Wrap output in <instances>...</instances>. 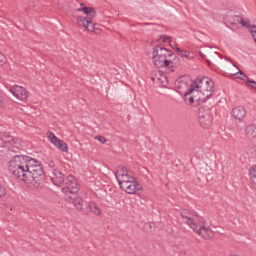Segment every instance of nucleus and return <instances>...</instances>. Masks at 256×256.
<instances>
[{"instance_id": "5701e85b", "label": "nucleus", "mask_w": 256, "mask_h": 256, "mask_svg": "<svg viewBox=\"0 0 256 256\" xmlns=\"http://www.w3.org/2000/svg\"><path fill=\"white\" fill-rule=\"evenodd\" d=\"M94 213V215H101V208L97 207L95 202H89L85 208V213Z\"/></svg>"}, {"instance_id": "dca6fc26", "label": "nucleus", "mask_w": 256, "mask_h": 256, "mask_svg": "<svg viewBox=\"0 0 256 256\" xmlns=\"http://www.w3.org/2000/svg\"><path fill=\"white\" fill-rule=\"evenodd\" d=\"M78 22L80 25H83V28L88 30L89 32L95 31V23L89 17H78Z\"/></svg>"}, {"instance_id": "c85d7f7f", "label": "nucleus", "mask_w": 256, "mask_h": 256, "mask_svg": "<svg viewBox=\"0 0 256 256\" xmlns=\"http://www.w3.org/2000/svg\"><path fill=\"white\" fill-rule=\"evenodd\" d=\"M235 75H238L237 78L241 79L242 81H244L245 79H247V75H245V73H243V71H239V73H235Z\"/></svg>"}, {"instance_id": "7c9ffc66", "label": "nucleus", "mask_w": 256, "mask_h": 256, "mask_svg": "<svg viewBox=\"0 0 256 256\" xmlns=\"http://www.w3.org/2000/svg\"><path fill=\"white\" fill-rule=\"evenodd\" d=\"M5 195H7V190L5 189V187L0 185V197H5Z\"/></svg>"}, {"instance_id": "6ab92c4d", "label": "nucleus", "mask_w": 256, "mask_h": 256, "mask_svg": "<svg viewBox=\"0 0 256 256\" xmlns=\"http://www.w3.org/2000/svg\"><path fill=\"white\" fill-rule=\"evenodd\" d=\"M180 215L182 219H186V224L189 225V227H195V221L193 220L191 211L184 209L180 212Z\"/></svg>"}, {"instance_id": "b1692460", "label": "nucleus", "mask_w": 256, "mask_h": 256, "mask_svg": "<svg viewBox=\"0 0 256 256\" xmlns=\"http://www.w3.org/2000/svg\"><path fill=\"white\" fill-rule=\"evenodd\" d=\"M249 177H250V181L256 185V165H253L250 169H249Z\"/></svg>"}, {"instance_id": "412c9836", "label": "nucleus", "mask_w": 256, "mask_h": 256, "mask_svg": "<svg viewBox=\"0 0 256 256\" xmlns=\"http://www.w3.org/2000/svg\"><path fill=\"white\" fill-rule=\"evenodd\" d=\"M167 61H168V67H177L180 65L179 57H177L175 53H172L171 50L167 56Z\"/></svg>"}, {"instance_id": "bb28decb", "label": "nucleus", "mask_w": 256, "mask_h": 256, "mask_svg": "<svg viewBox=\"0 0 256 256\" xmlns=\"http://www.w3.org/2000/svg\"><path fill=\"white\" fill-rule=\"evenodd\" d=\"M176 51H178L180 57H189V51L187 50H182L181 48L179 47H176Z\"/></svg>"}, {"instance_id": "c756f323", "label": "nucleus", "mask_w": 256, "mask_h": 256, "mask_svg": "<svg viewBox=\"0 0 256 256\" xmlns=\"http://www.w3.org/2000/svg\"><path fill=\"white\" fill-rule=\"evenodd\" d=\"M7 63V57L3 53H0V65H5Z\"/></svg>"}, {"instance_id": "0eeeda50", "label": "nucleus", "mask_w": 256, "mask_h": 256, "mask_svg": "<svg viewBox=\"0 0 256 256\" xmlns=\"http://www.w3.org/2000/svg\"><path fill=\"white\" fill-rule=\"evenodd\" d=\"M191 229H193L194 233H197L199 237H202V239H205L206 241H209L215 237V232H213L211 228L206 227L205 225L199 226L197 223H195V226L191 227Z\"/></svg>"}, {"instance_id": "f8f14e48", "label": "nucleus", "mask_w": 256, "mask_h": 256, "mask_svg": "<svg viewBox=\"0 0 256 256\" xmlns=\"http://www.w3.org/2000/svg\"><path fill=\"white\" fill-rule=\"evenodd\" d=\"M120 188L122 189V191H125V193H128V195H133L137 193L139 189H141L139 187V183H137V181L135 180H130V182L123 184L122 186H120Z\"/></svg>"}, {"instance_id": "f704fd0d", "label": "nucleus", "mask_w": 256, "mask_h": 256, "mask_svg": "<svg viewBox=\"0 0 256 256\" xmlns=\"http://www.w3.org/2000/svg\"><path fill=\"white\" fill-rule=\"evenodd\" d=\"M151 81H153V83H155V81H161V78L151 77Z\"/></svg>"}, {"instance_id": "2f4dec72", "label": "nucleus", "mask_w": 256, "mask_h": 256, "mask_svg": "<svg viewBox=\"0 0 256 256\" xmlns=\"http://www.w3.org/2000/svg\"><path fill=\"white\" fill-rule=\"evenodd\" d=\"M5 143H11V139H9V137L7 139L0 136V145H3Z\"/></svg>"}, {"instance_id": "9b49d317", "label": "nucleus", "mask_w": 256, "mask_h": 256, "mask_svg": "<svg viewBox=\"0 0 256 256\" xmlns=\"http://www.w3.org/2000/svg\"><path fill=\"white\" fill-rule=\"evenodd\" d=\"M50 177L53 185H56V187H61V185L65 183V179L67 178V176H65V173H63L59 169H54Z\"/></svg>"}, {"instance_id": "20e7f679", "label": "nucleus", "mask_w": 256, "mask_h": 256, "mask_svg": "<svg viewBox=\"0 0 256 256\" xmlns=\"http://www.w3.org/2000/svg\"><path fill=\"white\" fill-rule=\"evenodd\" d=\"M63 185L62 193H64L65 197L79 193V183H77V179L73 175L66 176Z\"/></svg>"}, {"instance_id": "393cba45", "label": "nucleus", "mask_w": 256, "mask_h": 256, "mask_svg": "<svg viewBox=\"0 0 256 256\" xmlns=\"http://www.w3.org/2000/svg\"><path fill=\"white\" fill-rule=\"evenodd\" d=\"M135 27H137L138 31H143V27H153V29H157V27H159V25L157 24H153V23H138L135 25Z\"/></svg>"}, {"instance_id": "aec40b11", "label": "nucleus", "mask_w": 256, "mask_h": 256, "mask_svg": "<svg viewBox=\"0 0 256 256\" xmlns=\"http://www.w3.org/2000/svg\"><path fill=\"white\" fill-rule=\"evenodd\" d=\"M154 61L155 67L161 69V67H169V61L166 56H156V58H152Z\"/></svg>"}, {"instance_id": "6e6552de", "label": "nucleus", "mask_w": 256, "mask_h": 256, "mask_svg": "<svg viewBox=\"0 0 256 256\" xmlns=\"http://www.w3.org/2000/svg\"><path fill=\"white\" fill-rule=\"evenodd\" d=\"M197 91L190 85V88L184 93V101L187 105H195V103H203L201 98L197 95Z\"/></svg>"}, {"instance_id": "f3484780", "label": "nucleus", "mask_w": 256, "mask_h": 256, "mask_svg": "<svg viewBox=\"0 0 256 256\" xmlns=\"http://www.w3.org/2000/svg\"><path fill=\"white\" fill-rule=\"evenodd\" d=\"M246 115H247V112L245 111V108L242 106L235 107L232 110V117H234V119H237L238 121H243Z\"/></svg>"}, {"instance_id": "39448f33", "label": "nucleus", "mask_w": 256, "mask_h": 256, "mask_svg": "<svg viewBox=\"0 0 256 256\" xmlns=\"http://www.w3.org/2000/svg\"><path fill=\"white\" fill-rule=\"evenodd\" d=\"M198 120L200 127L209 129L213 123V114H211V110L200 107L198 110Z\"/></svg>"}, {"instance_id": "72a5a7b5", "label": "nucleus", "mask_w": 256, "mask_h": 256, "mask_svg": "<svg viewBox=\"0 0 256 256\" xmlns=\"http://www.w3.org/2000/svg\"><path fill=\"white\" fill-rule=\"evenodd\" d=\"M199 56L201 57V59H204V61H206L208 64L211 63V61L207 59V56L203 54V52H199Z\"/></svg>"}, {"instance_id": "1a4fd4ad", "label": "nucleus", "mask_w": 256, "mask_h": 256, "mask_svg": "<svg viewBox=\"0 0 256 256\" xmlns=\"http://www.w3.org/2000/svg\"><path fill=\"white\" fill-rule=\"evenodd\" d=\"M48 139L53 146L57 147L63 153H69V146L63 140L57 138V136L53 132H48Z\"/></svg>"}, {"instance_id": "2eb2a0df", "label": "nucleus", "mask_w": 256, "mask_h": 256, "mask_svg": "<svg viewBox=\"0 0 256 256\" xmlns=\"http://www.w3.org/2000/svg\"><path fill=\"white\" fill-rule=\"evenodd\" d=\"M236 21L242 25V27L249 29L250 33H256V24H253V22H251L249 19L245 20V18L237 16Z\"/></svg>"}, {"instance_id": "e433bc0d", "label": "nucleus", "mask_w": 256, "mask_h": 256, "mask_svg": "<svg viewBox=\"0 0 256 256\" xmlns=\"http://www.w3.org/2000/svg\"><path fill=\"white\" fill-rule=\"evenodd\" d=\"M1 107H3V98L2 97H0V109H1Z\"/></svg>"}, {"instance_id": "4468645a", "label": "nucleus", "mask_w": 256, "mask_h": 256, "mask_svg": "<svg viewBox=\"0 0 256 256\" xmlns=\"http://www.w3.org/2000/svg\"><path fill=\"white\" fill-rule=\"evenodd\" d=\"M170 52H171V50H169L161 45H156L152 51V59H157V56L168 57Z\"/></svg>"}, {"instance_id": "a878e982", "label": "nucleus", "mask_w": 256, "mask_h": 256, "mask_svg": "<svg viewBox=\"0 0 256 256\" xmlns=\"http://www.w3.org/2000/svg\"><path fill=\"white\" fill-rule=\"evenodd\" d=\"M159 45H163V43H171V36L162 35L158 38Z\"/></svg>"}, {"instance_id": "f03ea898", "label": "nucleus", "mask_w": 256, "mask_h": 256, "mask_svg": "<svg viewBox=\"0 0 256 256\" xmlns=\"http://www.w3.org/2000/svg\"><path fill=\"white\" fill-rule=\"evenodd\" d=\"M191 86L194 91L198 92L197 95L204 103L215 93V83L208 77L197 78L191 83Z\"/></svg>"}, {"instance_id": "4be33fe9", "label": "nucleus", "mask_w": 256, "mask_h": 256, "mask_svg": "<svg viewBox=\"0 0 256 256\" xmlns=\"http://www.w3.org/2000/svg\"><path fill=\"white\" fill-rule=\"evenodd\" d=\"M245 136L248 139H255L256 137V125L255 124H249L244 129Z\"/></svg>"}, {"instance_id": "7ed1b4c3", "label": "nucleus", "mask_w": 256, "mask_h": 256, "mask_svg": "<svg viewBox=\"0 0 256 256\" xmlns=\"http://www.w3.org/2000/svg\"><path fill=\"white\" fill-rule=\"evenodd\" d=\"M8 170L14 177L28 185L27 180V157L16 155L9 161Z\"/></svg>"}, {"instance_id": "c9c22d12", "label": "nucleus", "mask_w": 256, "mask_h": 256, "mask_svg": "<svg viewBox=\"0 0 256 256\" xmlns=\"http://www.w3.org/2000/svg\"><path fill=\"white\" fill-rule=\"evenodd\" d=\"M49 167H55V162L50 161V163H49Z\"/></svg>"}, {"instance_id": "f257e3e1", "label": "nucleus", "mask_w": 256, "mask_h": 256, "mask_svg": "<svg viewBox=\"0 0 256 256\" xmlns=\"http://www.w3.org/2000/svg\"><path fill=\"white\" fill-rule=\"evenodd\" d=\"M26 175L28 185H34V187H41L45 181V171L41 162L35 158L26 157Z\"/></svg>"}, {"instance_id": "473e14b6", "label": "nucleus", "mask_w": 256, "mask_h": 256, "mask_svg": "<svg viewBox=\"0 0 256 256\" xmlns=\"http://www.w3.org/2000/svg\"><path fill=\"white\" fill-rule=\"evenodd\" d=\"M95 139L99 141L100 143H107V139L103 136H96Z\"/></svg>"}, {"instance_id": "cd10ccee", "label": "nucleus", "mask_w": 256, "mask_h": 256, "mask_svg": "<svg viewBox=\"0 0 256 256\" xmlns=\"http://www.w3.org/2000/svg\"><path fill=\"white\" fill-rule=\"evenodd\" d=\"M247 87H251L252 89H255L256 91V82L254 80H248L246 81Z\"/></svg>"}, {"instance_id": "a211bd4d", "label": "nucleus", "mask_w": 256, "mask_h": 256, "mask_svg": "<svg viewBox=\"0 0 256 256\" xmlns=\"http://www.w3.org/2000/svg\"><path fill=\"white\" fill-rule=\"evenodd\" d=\"M81 11L85 15H89L90 17H96L97 16V11H95V8L87 7V6H85V3H81L80 8H77L78 13H81Z\"/></svg>"}, {"instance_id": "9d476101", "label": "nucleus", "mask_w": 256, "mask_h": 256, "mask_svg": "<svg viewBox=\"0 0 256 256\" xmlns=\"http://www.w3.org/2000/svg\"><path fill=\"white\" fill-rule=\"evenodd\" d=\"M10 92L18 101H26L29 98V92L22 86L15 85L10 87Z\"/></svg>"}, {"instance_id": "4c0bfd02", "label": "nucleus", "mask_w": 256, "mask_h": 256, "mask_svg": "<svg viewBox=\"0 0 256 256\" xmlns=\"http://www.w3.org/2000/svg\"><path fill=\"white\" fill-rule=\"evenodd\" d=\"M252 37H253L254 42L256 43V33H253Z\"/></svg>"}, {"instance_id": "423d86ee", "label": "nucleus", "mask_w": 256, "mask_h": 256, "mask_svg": "<svg viewBox=\"0 0 256 256\" xmlns=\"http://www.w3.org/2000/svg\"><path fill=\"white\" fill-rule=\"evenodd\" d=\"M115 177L120 187L131 181H135L133 171L127 169L126 167H121L120 169H118L117 173L115 174Z\"/></svg>"}, {"instance_id": "ddd939ff", "label": "nucleus", "mask_w": 256, "mask_h": 256, "mask_svg": "<svg viewBox=\"0 0 256 256\" xmlns=\"http://www.w3.org/2000/svg\"><path fill=\"white\" fill-rule=\"evenodd\" d=\"M65 199L69 203H72L78 211H81L83 209V198H81V196H76V194H70L68 196H65Z\"/></svg>"}]
</instances>
